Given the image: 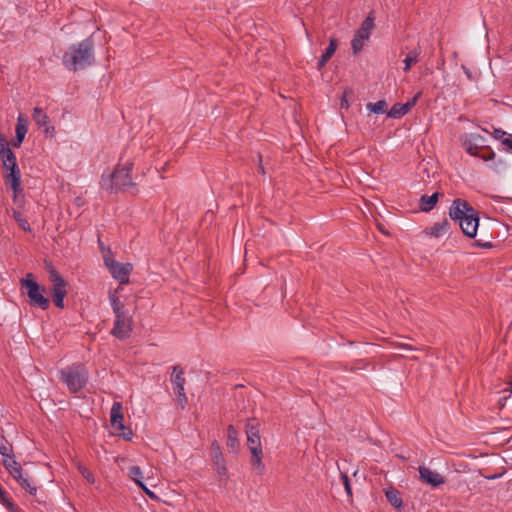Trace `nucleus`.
Instances as JSON below:
<instances>
[{"label": "nucleus", "instance_id": "31", "mask_svg": "<svg viewBox=\"0 0 512 512\" xmlns=\"http://www.w3.org/2000/svg\"><path fill=\"white\" fill-rule=\"evenodd\" d=\"M3 466L5 469L11 473L14 469L20 467L21 465L15 460L13 452L9 453V456H3Z\"/></svg>", "mask_w": 512, "mask_h": 512}, {"label": "nucleus", "instance_id": "9", "mask_svg": "<svg viewBox=\"0 0 512 512\" xmlns=\"http://www.w3.org/2000/svg\"><path fill=\"white\" fill-rule=\"evenodd\" d=\"M171 382L174 385V393L176 394L177 402L183 409L187 404V397L184 391L186 380L184 378V370L179 365L173 366Z\"/></svg>", "mask_w": 512, "mask_h": 512}, {"label": "nucleus", "instance_id": "15", "mask_svg": "<svg viewBox=\"0 0 512 512\" xmlns=\"http://www.w3.org/2000/svg\"><path fill=\"white\" fill-rule=\"evenodd\" d=\"M6 170L7 171L9 170V173L6 174L5 181L7 184L11 185V188L13 189V192H14L13 198H14V201H16L17 197H18V193L22 192L20 170H19L17 164H13V166L8 167V169H6Z\"/></svg>", "mask_w": 512, "mask_h": 512}, {"label": "nucleus", "instance_id": "12", "mask_svg": "<svg viewBox=\"0 0 512 512\" xmlns=\"http://www.w3.org/2000/svg\"><path fill=\"white\" fill-rule=\"evenodd\" d=\"M479 225V218L477 212L473 208V212H469L460 222L459 226L462 232L469 238H473L476 235L477 228Z\"/></svg>", "mask_w": 512, "mask_h": 512}, {"label": "nucleus", "instance_id": "43", "mask_svg": "<svg viewBox=\"0 0 512 512\" xmlns=\"http://www.w3.org/2000/svg\"><path fill=\"white\" fill-rule=\"evenodd\" d=\"M474 246L480 247V248H492L493 245L490 241H482V240H475Z\"/></svg>", "mask_w": 512, "mask_h": 512}, {"label": "nucleus", "instance_id": "19", "mask_svg": "<svg viewBox=\"0 0 512 512\" xmlns=\"http://www.w3.org/2000/svg\"><path fill=\"white\" fill-rule=\"evenodd\" d=\"M464 147H465V151L468 154H470L471 156L479 157V158L483 159L484 161H489V160L493 159L495 156L494 152L491 149H487L486 153L480 154L478 152L479 147L470 141L465 142Z\"/></svg>", "mask_w": 512, "mask_h": 512}, {"label": "nucleus", "instance_id": "8", "mask_svg": "<svg viewBox=\"0 0 512 512\" xmlns=\"http://www.w3.org/2000/svg\"><path fill=\"white\" fill-rule=\"evenodd\" d=\"M133 318L128 311L115 314L114 326L111 334L119 340H125L130 337L132 332Z\"/></svg>", "mask_w": 512, "mask_h": 512}, {"label": "nucleus", "instance_id": "7", "mask_svg": "<svg viewBox=\"0 0 512 512\" xmlns=\"http://www.w3.org/2000/svg\"><path fill=\"white\" fill-rule=\"evenodd\" d=\"M110 423L117 435L122 436L125 440H131L132 431L124 425L123 406L120 402H113L110 412Z\"/></svg>", "mask_w": 512, "mask_h": 512}, {"label": "nucleus", "instance_id": "28", "mask_svg": "<svg viewBox=\"0 0 512 512\" xmlns=\"http://www.w3.org/2000/svg\"><path fill=\"white\" fill-rule=\"evenodd\" d=\"M419 55H420V51L418 49H414L406 55V57L404 59V63H405L404 71L405 72H408L411 69V66L418 62Z\"/></svg>", "mask_w": 512, "mask_h": 512}, {"label": "nucleus", "instance_id": "1", "mask_svg": "<svg viewBox=\"0 0 512 512\" xmlns=\"http://www.w3.org/2000/svg\"><path fill=\"white\" fill-rule=\"evenodd\" d=\"M95 43L92 36L70 45L62 56V64L70 71L77 72L95 62Z\"/></svg>", "mask_w": 512, "mask_h": 512}, {"label": "nucleus", "instance_id": "34", "mask_svg": "<svg viewBox=\"0 0 512 512\" xmlns=\"http://www.w3.org/2000/svg\"><path fill=\"white\" fill-rule=\"evenodd\" d=\"M366 40L367 39L359 38L357 34L354 35V37L352 39V42H351V45H352L353 53L355 55L358 54L362 50V48L364 46V42Z\"/></svg>", "mask_w": 512, "mask_h": 512}, {"label": "nucleus", "instance_id": "18", "mask_svg": "<svg viewBox=\"0 0 512 512\" xmlns=\"http://www.w3.org/2000/svg\"><path fill=\"white\" fill-rule=\"evenodd\" d=\"M28 131V122L27 119L24 117L23 114H19L17 118V124H16V137L13 142L14 147H20L21 143L23 142L25 135Z\"/></svg>", "mask_w": 512, "mask_h": 512}, {"label": "nucleus", "instance_id": "16", "mask_svg": "<svg viewBox=\"0 0 512 512\" xmlns=\"http://www.w3.org/2000/svg\"><path fill=\"white\" fill-rule=\"evenodd\" d=\"M211 457L213 460V464L215 469L220 477L226 476L227 468L225 465V460L222 456V452L220 446L216 441L211 444Z\"/></svg>", "mask_w": 512, "mask_h": 512}, {"label": "nucleus", "instance_id": "26", "mask_svg": "<svg viewBox=\"0 0 512 512\" xmlns=\"http://www.w3.org/2000/svg\"><path fill=\"white\" fill-rule=\"evenodd\" d=\"M32 118L39 127L46 126L49 123L48 115L39 107L34 108Z\"/></svg>", "mask_w": 512, "mask_h": 512}, {"label": "nucleus", "instance_id": "14", "mask_svg": "<svg viewBox=\"0 0 512 512\" xmlns=\"http://www.w3.org/2000/svg\"><path fill=\"white\" fill-rule=\"evenodd\" d=\"M420 93H417L411 100L408 102L402 104V103H396L394 104L391 109L387 112V116L393 119L401 118L402 116L406 115L413 106L416 105Z\"/></svg>", "mask_w": 512, "mask_h": 512}, {"label": "nucleus", "instance_id": "5", "mask_svg": "<svg viewBox=\"0 0 512 512\" xmlns=\"http://www.w3.org/2000/svg\"><path fill=\"white\" fill-rule=\"evenodd\" d=\"M60 379L67 385L70 392L76 393L86 385L88 373L82 366L69 367L60 372Z\"/></svg>", "mask_w": 512, "mask_h": 512}, {"label": "nucleus", "instance_id": "33", "mask_svg": "<svg viewBox=\"0 0 512 512\" xmlns=\"http://www.w3.org/2000/svg\"><path fill=\"white\" fill-rule=\"evenodd\" d=\"M13 217L14 219L17 221V223L19 224V226L24 230V231H30L31 228H30V224L28 223V221L23 218L22 214L19 212V211H14L13 212Z\"/></svg>", "mask_w": 512, "mask_h": 512}, {"label": "nucleus", "instance_id": "20", "mask_svg": "<svg viewBox=\"0 0 512 512\" xmlns=\"http://www.w3.org/2000/svg\"><path fill=\"white\" fill-rule=\"evenodd\" d=\"M449 229H450V223L448 222L447 219H443L440 222L434 223L433 226H431L430 228H427L425 231L427 234H429L435 238H439V237H442L443 235H445L449 231Z\"/></svg>", "mask_w": 512, "mask_h": 512}, {"label": "nucleus", "instance_id": "30", "mask_svg": "<svg viewBox=\"0 0 512 512\" xmlns=\"http://www.w3.org/2000/svg\"><path fill=\"white\" fill-rule=\"evenodd\" d=\"M128 475L138 486H142L143 474L139 466H131L128 470Z\"/></svg>", "mask_w": 512, "mask_h": 512}, {"label": "nucleus", "instance_id": "23", "mask_svg": "<svg viewBox=\"0 0 512 512\" xmlns=\"http://www.w3.org/2000/svg\"><path fill=\"white\" fill-rule=\"evenodd\" d=\"M387 501L396 509H400L403 506V500L400 492L394 488L389 487L385 491Z\"/></svg>", "mask_w": 512, "mask_h": 512}, {"label": "nucleus", "instance_id": "24", "mask_svg": "<svg viewBox=\"0 0 512 512\" xmlns=\"http://www.w3.org/2000/svg\"><path fill=\"white\" fill-rule=\"evenodd\" d=\"M439 193L436 192L432 194L431 196L428 195H422L420 198V208L424 212L431 211L438 202Z\"/></svg>", "mask_w": 512, "mask_h": 512}, {"label": "nucleus", "instance_id": "6", "mask_svg": "<svg viewBox=\"0 0 512 512\" xmlns=\"http://www.w3.org/2000/svg\"><path fill=\"white\" fill-rule=\"evenodd\" d=\"M49 280L52 282V298L56 307H64V298L67 295V283L60 273L53 267L49 270Z\"/></svg>", "mask_w": 512, "mask_h": 512}, {"label": "nucleus", "instance_id": "29", "mask_svg": "<svg viewBox=\"0 0 512 512\" xmlns=\"http://www.w3.org/2000/svg\"><path fill=\"white\" fill-rule=\"evenodd\" d=\"M387 102L385 100H379L377 101L376 103H368L366 105V108L375 113V114H382V113H387Z\"/></svg>", "mask_w": 512, "mask_h": 512}, {"label": "nucleus", "instance_id": "32", "mask_svg": "<svg viewBox=\"0 0 512 512\" xmlns=\"http://www.w3.org/2000/svg\"><path fill=\"white\" fill-rule=\"evenodd\" d=\"M78 471L86 479L88 483L93 484L95 482L94 474L84 465L79 464Z\"/></svg>", "mask_w": 512, "mask_h": 512}, {"label": "nucleus", "instance_id": "36", "mask_svg": "<svg viewBox=\"0 0 512 512\" xmlns=\"http://www.w3.org/2000/svg\"><path fill=\"white\" fill-rule=\"evenodd\" d=\"M20 486L28 491L31 495H35L37 492V487L32 484L29 478L25 477L20 483Z\"/></svg>", "mask_w": 512, "mask_h": 512}, {"label": "nucleus", "instance_id": "40", "mask_svg": "<svg viewBox=\"0 0 512 512\" xmlns=\"http://www.w3.org/2000/svg\"><path fill=\"white\" fill-rule=\"evenodd\" d=\"M0 502L10 511L15 512V506L13 502L7 497V494L0 499Z\"/></svg>", "mask_w": 512, "mask_h": 512}, {"label": "nucleus", "instance_id": "35", "mask_svg": "<svg viewBox=\"0 0 512 512\" xmlns=\"http://www.w3.org/2000/svg\"><path fill=\"white\" fill-rule=\"evenodd\" d=\"M13 452L12 445L2 436L0 439V454L2 456H9Z\"/></svg>", "mask_w": 512, "mask_h": 512}, {"label": "nucleus", "instance_id": "49", "mask_svg": "<svg viewBox=\"0 0 512 512\" xmlns=\"http://www.w3.org/2000/svg\"><path fill=\"white\" fill-rule=\"evenodd\" d=\"M510 385V392L512 393V380L509 382Z\"/></svg>", "mask_w": 512, "mask_h": 512}, {"label": "nucleus", "instance_id": "47", "mask_svg": "<svg viewBox=\"0 0 512 512\" xmlns=\"http://www.w3.org/2000/svg\"><path fill=\"white\" fill-rule=\"evenodd\" d=\"M499 476H500V475H492V476H489V477H487V478H488V479H496V478H498Z\"/></svg>", "mask_w": 512, "mask_h": 512}, {"label": "nucleus", "instance_id": "25", "mask_svg": "<svg viewBox=\"0 0 512 512\" xmlns=\"http://www.w3.org/2000/svg\"><path fill=\"white\" fill-rule=\"evenodd\" d=\"M227 447L231 449L239 447L238 432L233 425L227 427Z\"/></svg>", "mask_w": 512, "mask_h": 512}, {"label": "nucleus", "instance_id": "2", "mask_svg": "<svg viewBox=\"0 0 512 512\" xmlns=\"http://www.w3.org/2000/svg\"><path fill=\"white\" fill-rule=\"evenodd\" d=\"M133 166V162L127 161L123 165L118 164L112 173L103 174L100 181L101 188L115 193L130 191L132 194H136L138 191L136 183L131 177Z\"/></svg>", "mask_w": 512, "mask_h": 512}, {"label": "nucleus", "instance_id": "4", "mask_svg": "<svg viewBox=\"0 0 512 512\" xmlns=\"http://www.w3.org/2000/svg\"><path fill=\"white\" fill-rule=\"evenodd\" d=\"M20 285L22 289L26 290L29 304L32 307L41 308L42 310L49 308L50 301L44 296L45 288L38 284L32 273H27L26 277L20 280Z\"/></svg>", "mask_w": 512, "mask_h": 512}, {"label": "nucleus", "instance_id": "45", "mask_svg": "<svg viewBox=\"0 0 512 512\" xmlns=\"http://www.w3.org/2000/svg\"><path fill=\"white\" fill-rule=\"evenodd\" d=\"M145 493L146 495H148L151 499H155L156 498V495L151 491L149 490L145 485L144 483L142 484V486H139Z\"/></svg>", "mask_w": 512, "mask_h": 512}, {"label": "nucleus", "instance_id": "3", "mask_svg": "<svg viewBox=\"0 0 512 512\" xmlns=\"http://www.w3.org/2000/svg\"><path fill=\"white\" fill-rule=\"evenodd\" d=\"M245 432L247 436V446L251 453V465L259 474H263L265 471V465L262 461L263 451L260 438L259 421L256 418L248 419L245 425Z\"/></svg>", "mask_w": 512, "mask_h": 512}, {"label": "nucleus", "instance_id": "48", "mask_svg": "<svg viewBox=\"0 0 512 512\" xmlns=\"http://www.w3.org/2000/svg\"><path fill=\"white\" fill-rule=\"evenodd\" d=\"M259 170L261 171V173H263V174H264V168H263V166H262V165H260V166H259Z\"/></svg>", "mask_w": 512, "mask_h": 512}, {"label": "nucleus", "instance_id": "37", "mask_svg": "<svg viewBox=\"0 0 512 512\" xmlns=\"http://www.w3.org/2000/svg\"><path fill=\"white\" fill-rule=\"evenodd\" d=\"M353 95V90L350 89V88H346L344 91H343V95H342V98H341V108H348L349 107V102H348V98L351 97Z\"/></svg>", "mask_w": 512, "mask_h": 512}, {"label": "nucleus", "instance_id": "10", "mask_svg": "<svg viewBox=\"0 0 512 512\" xmlns=\"http://www.w3.org/2000/svg\"><path fill=\"white\" fill-rule=\"evenodd\" d=\"M105 265L109 269L113 278L119 281L121 285L129 283V275L133 269L130 263H119L115 260L105 259Z\"/></svg>", "mask_w": 512, "mask_h": 512}, {"label": "nucleus", "instance_id": "27", "mask_svg": "<svg viewBox=\"0 0 512 512\" xmlns=\"http://www.w3.org/2000/svg\"><path fill=\"white\" fill-rule=\"evenodd\" d=\"M109 301L114 314H120L126 312L125 305L120 299L115 295V293H110Z\"/></svg>", "mask_w": 512, "mask_h": 512}, {"label": "nucleus", "instance_id": "42", "mask_svg": "<svg viewBox=\"0 0 512 512\" xmlns=\"http://www.w3.org/2000/svg\"><path fill=\"white\" fill-rule=\"evenodd\" d=\"M509 134H507L505 131H503L502 129H494V132H493V136L495 139L497 140H501V142L503 141V139L505 137H507Z\"/></svg>", "mask_w": 512, "mask_h": 512}, {"label": "nucleus", "instance_id": "39", "mask_svg": "<svg viewBox=\"0 0 512 512\" xmlns=\"http://www.w3.org/2000/svg\"><path fill=\"white\" fill-rule=\"evenodd\" d=\"M10 475L18 482L20 483L25 477L23 476V473H22V467H18L16 469H14L13 471H11Z\"/></svg>", "mask_w": 512, "mask_h": 512}, {"label": "nucleus", "instance_id": "13", "mask_svg": "<svg viewBox=\"0 0 512 512\" xmlns=\"http://www.w3.org/2000/svg\"><path fill=\"white\" fill-rule=\"evenodd\" d=\"M469 212H473V207L467 201L456 199L449 209V216L460 222Z\"/></svg>", "mask_w": 512, "mask_h": 512}, {"label": "nucleus", "instance_id": "22", "mask_svg": "<svg viewBox=\"0 0 512 512\" xmlns=\"http://www.w3.org/2000/svg\"><path fill=\"white\" fill-rule=\"evenodd\" d=\"M338 46V42L335 38H331L329 41V44L327 48L325 49L324 53L321 55L319 61H318V69L321 70L326 63L329 61V59L333 56Z\"/></svg>", "mask_w": 512, "mask_h": 512}, {"label": "nucleus", "instance_id": "41", "mask_svg": "<svg viewBox=\"0 0 512 512\" xmlns=\"http://www.w3.org/2000/svg\"><path fill=\"white\" fill-rule=\"evenodd\" d=\"M502 144L505 146V150L507 152L512 153V134H509L502 141Z\"/></svg>", "mask_w": 512, "mask_h": 512}, {"label": "nucleus", "instance_id": "46", "mask_svg": "<svg viewBox=\"0 0 512 512\" xmlns=\"http://www.w3.org/2000/svg\"><path fill=\"white\" fill-rule=\"evenodd\" d=\"M43 127H44V132H45L46 134H50V135H52V134L54 133V131H55L54 127H53V126H50V125H48V124H47L46 126H43Z\"/></svg>", "mask_w": 512, "mask_h": 512}, {"label": "nucleus", "instance_id": "21", "mask_svg": "<svg viewBox=\"0 0 512 512\" xmlns=\"http://www.w3.org/2000/svg\"><path fill=\"white\" fill-rule=\"evenodd\" d=\"M374 28V17L372 13H370L362 22L360 28L356 31L355 34L358 35L361 39H369L371 31Z\"/></svg>", "mask_w": 512, "mask_h": 512}, {"label": "nucleus", "instance_id": "11", "mask_svg": "<svg viewBox=\"0 0 512 512\" xmlns=\"http://www.w3.org/2000/svg\"><path fill=\"white\" fill-rule=\"evenodd\" d=\"M418 471L419 479L423 483L430 485L433 488L439 487L440 485H443L446 482L444 476H442L440 473L436 471L431 470L426 466H420L418 468Z\"/></svg>", "mask_w": 512, "mask_h": 512}, {"label": "nucleus", "instance_id": "38", "mask_svg": "<svg viewBox=\"0 0 512 512\" xmlns=\"http://www.w3.org/2000/svg\"><path fill=\"white\" fill-rule=\"evenodd\" d=\"M341 479L343 481V485L345 487V491L347 493V495L349 497L352 496V490H351V485H350V481H349V477L346 473H341Z\"/></svg>", "mask_w": 512, "mask_h": 512}, {"label": "nucleus", "instance_id": "44", "mask_svg": "<svg viewBox=\"0 0 512 512\" xmlns=\"http://www.w3.org/2000/svg\"><path fill=\"white\" fill-rule=\"evenodd\" d=\"M394 346L395 347H398V348H402V349H405V350H410V351H413V350H416L415 347L409 345V344H406V343H394Z\"/></svg>", "mask_w": 512, "mask_h": 512}, {"label": "nucleus", "instance_id": "17", "mask_svg": "<svg viewBox=\"0 0 512 512\" xmlns=\"http://www.w3.org/2000/svg\"><path fill=\"white\" fill-rule=\"evenodd\" d=\"M0 156L2 158L3 167L5 169L13 166V164H17L16 156L14 152L9 148L8 142L2 133H0Z\"/></svg>", "mask_w": 512, "mask_h": 512}]
</instances>
